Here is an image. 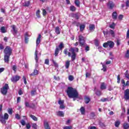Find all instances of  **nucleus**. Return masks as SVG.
Listing matches in <instances>:
<instances>
[{
	"label": "nucleus",
	"instance_id": "obj_3",
	"mask_svg": "<svg viewBox=\"0 0 129 129\" xmlns=\"http://www.w3.org/2000/svg\"><path fill=\"white\" fill-rule=\"evenodd\" d=\"M71 52H72L71 59L72 61H74L76 59V53L79 52V48L77 47H71ZM76 52V53H75Z\"/></svg>",
	"mask_w": 129,
	"mask_h": 129
},
{
	"label": "nucleus",
	"instance_id": "obj_2",
	"mask_svg": "<svg viewBox=\"0 0 129 129\" xmlns=\"http://www.w3.org/2000/svg\"><path fill=\"white\" fill-rule=\"evenodd\" d=\"M4 53L5 54L4 62L8 64L10 62V57H11V55H12V53H13L12 47L9 46H6L4 49Z\"/></svg>",
	"mask_w": 129,
	"mask_h": 129
},
{
	"label": "nucleus",
	"instance_id": "obj_41",
	"mask_svg": "<svg viewBox=\"0 0 129 129\" xmlns=\"http://www.w3.org/2000/svg\"><path fill=\"white\" fill-rule=\"evenodd\" d=\"M69 80H70V81H73V80H74V77L72 75H70L69 76Z\"/></svg>",
	"mask_w": 129,
	"mask_h": 129
},
{
	"label": "nucleus",
	"instance_id": "obj_47",
	"mask_svg": "<svg viewBox=\"0 0 129 129\" xmlns=\"http://www.w3.org/2000/svg\"><path fill=\"white\" fill-rule=\"evenodd\" d=\"M52 62L53 63L54 67L58 68V63L57 62H56V61H55V60H52Z\"/></svg>",
	"mask_w": 129,
	"mask_h": 129
},
{
	"label": "nucleus",
	"instance_id": "obj_17",
	"mask_svg": "<svg viewBox=\"0 0 129 129\" xmlns=\"http://www.w3.org/2000/svg\"><path fill=\"white\" fill-rule=\"evenodd\" d=\"M60 27H59V26H56L55 28V33H56V35H60V34L61 33V31H60Z\"/></svg>",
	"mask_w": 129,
	"mask_h": 129
},
{
	"label": "nucleus",
	"instance_id": "obj_63",
	"mask_svg": "<svg viewBox=\"0 0 129 129\" xmlns=\"http://www.w3.org/2000/svg\"><path fill=\"white\" fill-rule=\"evenodd\" d=\"M126 7L128 8L129 7V0H127L125 2Z\"/></svg>",
	"mask_w": 129,
	"mask_h": 129
},
{
	"label": "nucleus",
	"instance_id": "obj_57",
	"mask_svg": "<svg viewBox=\"0 0 129 129\" xmlns=\"http://www.w3.org/2000/svg\"><path fill=\"white\" fill-rule=\"evenodd\" d=\"M15 117L17 118V119H21V116L19 114H16L15 115Z\"/></svg>",
	"mask_w": 129,
	"mask_h": 129
},
{
	"label": "nucleus",
	"instance_id": "obj_32",
	"mask_svg": "<svg viewBox=\"0 0 129 129\" xmlns=\"http://www.w3.org/2000/svg\"><path fill=\"white\" fill-rule=\"evenodd\" d=\"M65 66L66 69H68V68H69V67L70 66V60H67L66 61Z\"/></svg>",
	"mask_w": 129,
	"mask_h": 129
},
{
	"label": "nucleus",
	"instance_id": "obj_46",
	"mask_svg": "<svg viewBox=\"0 0 129 129\" xmlns=\"http://www.w3.org/2000/svg\"><path fill=\"white\" fill-rule=\"evenodd\" d=\"M101 101L105 102V101H108V99L107 98H102L101 99Z\"/></svg>",
	"mask_w": 129,
	"mask_h": 129
},
{
	"label": "nucleus",
	"instance_id": "obj_40",
	"mask_svg": "<svg viewBox=\"0 0 129 129\" xmlns=\"http://www.w3.org/2000/svg\"><path fill=\"white\" fill-rule=\"evenodd\" d=\"M125 77L127 79H129V74H128V71L126 70L125 74H124Z\"/></svg>",
	"mask_w": 129,
	"mask_h": 129
},
{
	"label": "nucleus",
	"instance_id": "obj_59",
	"mask_svg": "<svg viewBox=\"0 0 129 129\" xmlns=\"http://www.w3.org/2000/svg\"><path fill=\"white\" fill-rule=\"evenodd\" d=\"M22 125H26V122L24 120H21L20 121Z\"/></svg>",
	"mask_w": 129,
	"mask_h": 129
},
{
	"label": "nucleus",
	"instance_id": "obj_37",
	"mask_svg": "<svg viewBox=\"0 0 129 129\" xmlns=\"http://www.w3.org/2000/svg\"><path fill=\"white\" fill-rule=\"evenodd\" d=\"M80 15H81L79 13H77L75 14H74V16H75V18L76 20H79V17H80Z\"/></svg>",
	"mask_w": 129,
	"mask_h": 129
},
{
	"label": "nucleus",
	"instance_id": "obj_15",
	"mask_svg": "<svg viewBox=\"0 0 129 129\" xmlns=\"http://www.w3.org/2000/svg\"><path fill=\"white\" fill-rule=\"evenodd\" d=\"M63 53L66 56H67V55L69 56V57L71 56V52L68 51V48H65L63 50Z\"/></svg>",
	"mask_w": 129,
	"mask_h": 129
},
{
	"label": "nucleus",
	"instance_id": "obj_35",
	"mask_svg": "<svg viewBox=\"0 0 129 129\" xmlns=\"http://www.w3.org/2000/svg\"><path fill=\"white\" fill-rule=\"evenodd\" d=\"M109 33H110V35H111V36L112 37V38H114L115 37V34L114 31H113V30L110 29L109 30Z\"/></svg>",
	"mask_w": 129,
	"mask_h": 129
},
{
	"label": "nucleus",
	"instance_id": "obj_20",
	"mask_svg": "<svg viewBox=\"0 0 129 129\" xmlns=\"http://www.w3.org/2000/svg\"><path fill=\"white\" fill-rule=\"evenodd\" d=\"M39 75V71L37 70V69H35L32 73H31L30 75V76H35L36 75Z\"/></svg>",
	"mask_w": 129,
	"mask_h": 129
},
{
	"label": "nucleus",
	"instance_id": "obj_30",
	"mask_svg": "<svg viewBox=\"0 0 129 129\" xmlns=\"http://www.w3.org/2000/svg\"><path fill=\"white\" fill-rule=\"evenodd\" d=\"M30 117H31L33 120H34V121H37L38 120V118L34 115H30Z\"/></svg>",
	"mask_w": 129,
	"mask_h": 129
},
{
	"label": "nucleus",
	"instance_id": "obj_61",
	"mask_svg": "<svg viewBox=\"0 0 129 129\" xmlns=\"http://www.w3.org/2000/svg\"><path fill=\"white\" fill-rule=\"evenodd\" d=\"M26 128L27 129H30L31 128V124H30L29 123H28L27 124H26Z\"/></svg>",
	"mask_w": 129,
	"mask_h": 129
},
{
	"label": "nucleus",
	"instance_id": "obj_28",
	"mask_svg": "<svg viewBox=\"0 0 129 129\" xmlns=\"http://www.w3.org/2000/svg\"><path fill=\"white\" fill-rule=\"evenodd\" d=\"M106 88V85H105V83H104V82L102 83L100 86V89L103 90V89H105Z\"/></svg>",
	"mask_w": 129,
	"mask_h": 129
},
{
	"label": "nucleus",
	"instance_id": "obj_4",
	"mask_svg": "<svg viewBox=\"0 0 129 129\" xmlns=\"http://www.w3.org/2000/svg\"><path fill=\"white\" fill-rule=\"evenodd\" d=\"M10 89V87L9 84H5L2 88H1V93L3 95H7L8 94V90Z\"/></svg>",
	"mask_w": 129,
	"mask_h": 129
},
{
	"label": "nucleus",
	"instance_id": "obj_49",
	"mask_svg": "<svg viewBox=\"0 0 129 129\" xmlns=\"http://www.w3.org/2000/svg\"><path fill=\"white\" fill-rule=\"evenodd\" d=\"M95 45L97 47H98V46H99V42L98 41V40H95Z\"/></svg>",
	"mask_w": 129,
	"mask_h": 129
},
{
	"label": "nucleus",
	"instance_id": "obj_42",
	"mask_svg": "<svg viewBox=\"0 0 129 129\" xmlns=\"http://www.w3.org/2000/svg\"><path fill=\"white\" fill-rule=\"evenodd\" d=\"M24 7H29L30 6V1L25 2Z\"/></svg>",
	"mask_w": 129,
	"mask_h": 129
},
{
	"label": "nucleus",
	"instance_id": "obj_29",
	"mask_svg": "<svg viewBox=\"0 0 129 129\" xmlns=\"http://www.w3.org/2000/svg\"><path fill=\"white\" fill-rule=\"evenodd\" d=\"M84 29H85V25L82 24L80 26V31L81 32H83V31H84Z\"/></svg>",
	"mask_w": 129,
	"mask_h": 129
},
{
	"label": "nucleus",
	"instance_id": "obj_16",
	"mask_svg": "<svg viewBox=\"0 0 129 129\" xmlns=\"http://www.w3.org/2000/svg\"><path fill=\"white\" fill-rule=\"evenodd\" d=\"M84 100H85V103H86V104H88V103L90 102V101L91 100V99L88 96H85L84 97Z\"/></svg>",
	"mask_w": 129,
	"mask_h": 129
},
{
	"label": "nucleus",
	"instance_id": "obj_9",
	"mask_svg": "<svg viewBox=\"0 0 129 129\" xmlns=\"http://www.w3.org/2000/svg\"><path fill=\"white\" fill-rule=\"evenodd\" d=\"M21 78V77L16 75L15 76H13L11 78V81H12V82H13V83H17V82H18V81H19V80H20V79Z\"/></svg>",
	"mask_w": 129,
	"mask_h": 129
},
{
	"label": "nucleus",
	"instance_id": "obj_60",
	"mask_svg": "<svg viewBox=\"0 0 129 129\" xmlns=\"http://www.w3.org/2000/svg\"><path fill=\"white\" fill-rule=\"evenodd\" d=\"M129 86V81H127L126 83V84L123 85V87H125V86Z\"/></svg>",
	"mask_w": 129,
	"mask_h": 129
},
{
	"label": "nucleus",
	"instance_id": "obj_56",
	"mask_svg": "<svg viewBox=\"0 0 129 129\" xmlns=\"http://www.w3.org/2000/svg\"><path fill=\"white\" fill-rule=\"evenodd\" d=\"M22 78L24 80V84H25V85H26V84H27V79L26 78V77L23 76Z\"/></svg>",
	"mask_w": 129,
	"mask_h": 129
},
{
	"label": "nucleus",
	"instance_id": "obj_5",
	"mask_svg": "<svg viewBox=\"0 0 129 129\" xmlns=\"http://www.w3.org/2000/svg\"><path fill=\"white\" fill-rule=\"evenodd\" d=\"M9 119V114L8 113H5L4 116L3 114H0V121L3 124H6L7 121Z\"/></svg>",
	"mask_w": 129,
	"mask_h": 129
},
{
	"label": "nucleus",
	"instance_id": "obj_26",
	"mask_svg": "<svg viewBox=\"0 0 129 129\" xmlns=\"http://www.w3.org/2000/svg\"><path fill=\"white\" fill-rule=\"evenodd\" d=\"M101 64L102 65L103 68L101 69L103 71V72H106L107 71V67L105 64H104L102 63V62L101 63Z\"/></svg>",
	"mask_w": 129,
	"mask_h": 129
},
{
	"label": "nucleus",
	"instance_id": "obj_24",
	"mask_svg": "<svg viewBox=\"0 0 129 129\" xmlns=\"http://www.w3.org/2000/svg\"><path fill=\"white\" fill-rule=\"evenodd\" d=\"M80 110L81 111V114H82L83 115L85 114V108H84V107H81L80 109Z\"/></svg>",
	"mask_w": 129,
	"mask_h": 129
},
{
	"label": "nucleus",
	"instance_id": "obj_25",
	"mask_svg": "<svg viewBox=\"0 0 129 129\" xmlns=\"http://www.w3.org/2000/svg\"><path fill=\"white\" fill-rule=\"evenodd\" d=\"M123 128L124 129H128L129 128V123L124 122L123 124Z\"/></svg>",
	"mask_w": 129,
	"mask_h": 129
},
{
	"label": "nucleus",
	"instance_id": "obj_52",
	"mask_svg": "<svg viewBox=\"0 0 129 129\" xmlns=\"http://www.w3.org/2000/svg\"><path fill=\"white\" fill-rule=\"evenodd\" d=\"M58 103L59 104V105L64 104V100H59L58 102Z\"/></svg>",
	"mask_w": 129,
	"mask_h": 129
},
{
	"label": "nucleus",
	"instance_id": "obj_58",
	"mask_svg": "<svg viewBox=\"0 0 129 129\" xmlns=\"http://www.w3.org/2000/svg\"><path fill=\"white\" fill-rule=\"evenodd\" d=\"M42 14L43 16H45L47 15V11H46V10L43 9L42 11Z\"/></svg>",
	"mask_w": 129,
	"mask_h": 129
},
{
	"label": "nucleus",
	"instance_id": "obj_64",
	"mask_svg": "<svg viewBox=\"0 0 129 129\" xmlns=\"http://www.w3.org/2000/svg\"><path fill=\"white\" fill-rule=\"evenodd\" d=\"M126 38L127 39H129V29L127 31Z\"/></svg>",
	"mask_w": 129,
	"mask_h": 129
},
{
	"label": "nucleus",
	"instance_id": "obj_13",
	"mask_svg": "<svg viewBox=\"0 0 129 129\" xmlns=\"http://www.w3.org/2000/svg\"><path fill=\"white\" fill-rule=\"evenodd\" d=\"M41 38H42V35L40 34H38V36L36 39V45H40V43H41Z\"/></svg>",
	"mask_w": 129,
	"mask_h": 129
},
{
	"label": "nucleus",
	"instance_id": "obj_12",
	"mask_svg": "<svg viewBox=\"0 0 129 129\" xmlns=\"http://www.w3.org/2000/svg\"><path fill=\"white\" fill-rule=\"evenodd\" d=\"M107 7L109 10H112L114 8V3L112 1H109L107 4Z\"/></svg>",
	"mask_w": 129,
	"mask_h": 129
},
{
	"label": "nucleus",
	"instance_id": "obj_14",
	"mask_svg": "<svg viewBox=\"0 0 129 129\" xmlns=\"http://www.w3.org/2000/svg\"><path fill=\"white\" fill-rule=\"evenodd\" d=\"M56 115L60 116V117H64V113L62 111H58L56 112Z\"/></svg>",
	"mask_w": 129,
	"mask_h": 129
},
{
	"label": "nucleus",
	"instance_id": "obj_31",
	"mask_svg": "<svg viewBox=\"0 0 129 129\" xmlns=\"http://www.w3.org/2000/svg\"><path fill=\"white\" fill-rule=\"evenodd\" d=\"M120 125V121L117 120V121H115L114 125L116 127H118Z\"/></svg>",
	"mask_w": 129,
	"mask_h": 129
},
{
	"label": "nucleus",
	"instance_id": "obj_18",
	"mask_svg": "<svg viewBox=\"0 0 129 129\" xmlns=\"http://www.w3.org/2000/svg\"><path fill=\"white\" fill-rule=\"evenodd\" d=\"M96 90V87H95L94 91H95V93L97 96H100L101 95V91L99 90Z\"/></svg>",
	"mask_w": 129,
	"mask_h": 129
},
{
	"label": "nucleus",
	"instance_id": "obj_38",
	"mask_svg": "<svg viewBox=\"0 0 129 129\" xmlns=\"http://www.w3.org/2000/svg\"><path fill=\"white\" fill-rule=\"evenodd\" d=\"M32 128L33 129H37L38 127V125H37V123H33L32 124Z\"/></svg>",
	"mask_w": 129,
	"mask_h": 129
},
{
	"label": "nucleus",
	"instance_id": "obj_34",
	"mask_svg": "<svg viewBox=\"0 0 129 129\" xmlns=\"http://www.w3.org/2000/svg\"><path fill=\"white\" fill-rule=\"evenodd\" d=\"M40 13L41 11H40V10H38L36 12V17L38 18V19H40V18H41V15H40Z\"/></svg>",
	"mask_w": 129,
	"mask_h": 129
},
{
	"label": "nucleus",
	"instance_id": "obj_36",
	"mask_svg": "<svg viewBox=\"0 0 129 129\" xmlns=\"http://www.w3.org/2000/svg\"><path fill=\"white\" fill-rule=\"evenodd\" d=\"M75 4L77 7L79 8L80 7V2H79V0H75Z\"/></svg>",
	"mask_w": 129,
	"mask_h": 129
},
{
	"label": "nucleus",
	"instance_id": "obj_7",
	"mask_svg": "<svg viewBox=\"0 0 129 129\" xmlns=\"http://www.w3.org/2000/svg\"><path fill=\"white\" fill-rule=\"evenodd\" d=\"M79 39V43L80 44V46L81 47H83L84 45H85V37L82 36V35H80L78 36Z\"/></svg>",
	"mask_w": 129,
	"mask_h": 129
},
{
	"label": "nucleus",
	"instance_id": "obj_45",
	"mask_svg": "<svg viewBox=\"0 0 129 129\" xmlns=\"http://www.w3.org/2000/svg\"><path fill=\"white\" fill-rule=\"evenodd\" d=\"M25 105L26 107H29V108H30L31 105H30V103H29V102H25Z\"/></svg>",
	"mask_w": 129,
	"mask_h": 129
},
{
	"label": "nucleus",
	"instance_id": "obj_55",
	"mask_svg": "<svg viewBox=\"0 0 129 129\" xmlns=\"http://www.w3.org/2000/svg\"><path fill=\"white\" fill-rule=\"evenodd\" d=\"M59 108L60 109H65V105H64V104L60 105Z\"/></svg>",
	"mask_w": 129,
	"mask_h": 129
},
{
	"label": "nucleus",
	"instance_id": "obj_54",
	"mask_svg": "<svg viewBox=\"0 0 129 129\" xmlns=\"http://www.w3.org/2000/svg\"><path fill=\"white\" fill-rule=\"evenodd\" d=\"M12 69L13 71H14L15 72H17V66L16 65L13 66L12 67Z\"/></svg>",
	"mask_w": 129,
	"mask_h": 129
},
{
	"label": "nucleus",
	"instance_id": "obj_1",
	"mask_svg": "<svg viewBox=\"0 0 129 129\" xmlns=\"http://www.w3.org/2000/svg\"><path fill=\"white\" fill-rule=\"evenodd\" d=\"M66 92L69 98H73V100H75L74 98H78V97H79L78 91H77V90L74 89L72 87H68Z\"/></svg>",
	"mask_w": 129,
	"mask_h": 129
},
{
	"label": "nucleus",
	"instance_id": "obj_39",
	"mask_svg": "<svg viewBox=\"0 0 129 129\" xmlns=\"http://www.w3.org/2000/svg\"><path fill=\"white\" fill-rule=\"evenodd\" d=\"M125 58H126L127 59H129V50H127L125 54Z\"/></svg>",
	"mask_w": 129,
	"mask_h": 129
},
{
	"label": "nucleus",
	"instance_id": "obj_33",
	"mask_svg": "<svg viewBox=\"0 0 129 129\" xmlns=\"http://www.w3.org/2000/svg\"><path fill=\"white\" fill-rule=\"evenodd\" d=\"M11 28L13 30V32H14L15 34H17V33H18V30L16 28V25L11 26Z\"/></svg>",
	"mask_w": 129,
	"mask_h": 129
},
{
	"label": "nucleus",
	"instance_id": "obj_8",
	"mask_svg": "<svg viewBox=\"0 0 129 129\" xmlns=\"http://www.w3.org/2000/svg\"><path fill=\"white\" fill-rule=\"evenodd\" d=\"M108 46L111 49H112V48L114 47V42H113V41H108L107 42L104 43L103 44L104 48H107Z\"/></svg>",
	"mask_w": 129,
	"mask_h": 129
},
{
	"label": "nucleus",
	"instance_id": "obj_27",
	"mask_svg": "<svg viewBox=\"0 0 129 129\" xmlns=\"http://www.w3.org/2000/svg\"><path fill=\"white\" fill-rule=\"evenodd\" d=\"M76 7L75 6L72 5L70 7V10L71 12H75L76 11Z\"/></svg>",
	"mask_w": 129,
	"mask_h": 129
},
{
	"label": "nucleus",
	"instance_id": "obj_44",
	"mask_svg": "<svg viewBox=\"0 0 129 129\" xmlns=\"http://www.w3.org/2000/svg\"><path fill=\"white\" fill-rule=\"evenodd\" d=\"M109 28L111 29H114V28H115V25L114 24V23H113L112 24L110 25Z\"/></svg>",
	"mask_w": 129,
	"mask_h": 129
},
{
	"label": "nucleus",
	"instance_id": "obj_23",
	"mask_svg": "<svg viewBox=\"0 0 129 129\" xmlns=\"http://www.w3.org/2000/svg\"><path fill=\"white\" fill-rule=\"evenodd\" d=\"M95 29V25H94V24L89 25V30H90V31H94Z\"/></svg>",
	"mask_w": 129,
	"mask_h": 129
},
{
	"label": "nucleus",
	"instance_id": "obj_11",
	"mask_svg": "<svg viewBox=\"0 0 129 129\" xmlns=\"http://www.w3.org/2000/svg\"><path fill=\"white\" fill-rule=\"evenodd\" d=\"M31 37L28 32H26L24 34V41L25 44H28L29 43V37Z\"/></svg>",
	"mask_w": 129,
	"mask_h": 129
},
{
	"label": "nucleus",
	"instance_id": "obj_6",
	"mask_svg": "<svg viewBox=\"0 0 129 129\" xmlns=\"http://www.w3.org/2000/svg\"><path fill=\"white\" fill-rule=\"evenodd\" d=\"M63 48H64V43L63 42H60L59 45H58V47H56L54 51V56L55 57H57L58 56V54H59V52H60V50H62Z\"/></svg>",
	"mask_w": 129,
	"mask_h": 129
},
{
	"label": "nucleus",
	"instance_id": "obj_50",
	"mask_svg": "<svg viewBox=\"0 0 129 129\" xmlns=\"http://www.w3.org/2000/svg\"><path fill=\"white\" fill-rule=\"evenodd\" d=\"M44 64H46V65H49V59H45Z\"/></svg>",
	"mask_w": 129,
	"mask_h": 129
},
{
	"label": "nucleus",
	"instance_id": "obj_51",
	"mask_svg": "<svg viewBox=\"0 0 129 129\" xmlns=\"http://www.w3.org/2000/svg\"><path fill=\"white\" fill-rule=\"evenodd\" d=\"M63 129H73L72 126H66L63 127Z\"/></svg>",
	"mask_w": 129,
	"mask_h": 129
},
{
	"label": "nucleus",
	"instance_id": "obj_22",
	"mask_svg": "<svg viewBox=\"0 0 129 129\" xmlns=\"http://www.w3.org/2000/svg\"><path fill=\"white\" fill-rule=\"evenodd\" d=\"M112 17L113 20H116L117 19V13L116 12H113L112 14Z\"/></svg>",
	"mask_w": 129,
	"mask_h": 129
},
{
	"label": "nucleus",
	"instance_id": "obj_21",
	"mask_svg": "<svg viewBox=\"0 0 129 129\" xmlns=\"http://www.w3.org/2000/svg\"><path fill=\"white\" fill-rule=\"evenodd\" d=\"M0 32L2 33V34H5L7 33V29H6V27L3 26L0 28Z\"/></svg>",
	"mask_w": 129,
	"mask_h": 129
},
{
	"label": "nucleus",
	"instance_id": "obj_43",
	"mask_svg": "<svg viewBox=\"0 0 129 129\" xmlns=\"http://www.w3.org/2000/svg\"><path fill=\"white\" fill-rule=\"evenodd\" d=\"M8 112L9 114H13V109L12 108H9Z\"/></svg>",
	"mask_w": 129,
	"mask_h": 129
},
{
	"label": "nucleus",
	"instance_id": "obj_19",
	"mask_svg": "<svg viewBox=\"0 0 129 129\" xmlns=\"http://www.w3.org/2000/svg\"><path fill=\"white\" fill-rule=\"evenodd\" d=\"M44 126L45 129H51V127H50V125H49V123L47 121L44 122Z\"/></svg>",
	"mask_w": 129,
	"mask_h": 129
},
{
	"label": "nucleus",
	"instance_id": "obj_62",
	"mask_svg": "<svg viewBox=\"0 0 129 129\" xmlns=\"http://www.w3.org/2000/svg\"><path fill=\"white\" fill-rule=\"evenodd\" d=\"M31 93L32 96H34V95L36 93V90H34L31 91Z\"/></svg>",
	"mask_w": 129,
	"mask_h": 129
},
{
	"label": "nucleus",
	"instance_id": "obj_48",
	"mask_svg": "<svg viewBox=\"0 0 129 129\" xmlns=\"http://www.w3.org/2000/svg\"><path fill=\"white\" fill-rule=\"evenodd\" d=\"M85 50L86 52H88V51H89L90 50V47H89V46L87 45L85 47Z\"/></svg>",
	"mask_w": 129,
	"mask_h": 129
},
{
	"label": "nucleus",
	"instance_id": "obj_53",
	"mask_svg": "<svg viewBox=\"0 0 129 129\" xmlns=\"http://www.w3.org/2000/svg\"><path fill=\"white\" fill-rule=\"evenodd\" d=\"M117 83H120V75H118L117 76Z\"/></svg>",
	"mask_w": 129,
	"mask_h": 129
},
{
	"label": "nucleus",
	"instance_id": "obj_10",
	"mask_svg": "<svg viewBox=\"0 0 129 129\" xmlns=\"http://www.w3.org/2000/svg\"><path fill=\"white\" fill-rule=\"evenodd\" d=\"M124 99L125 100H129V89H127L124 92Z\"/></svg>",
	"mask_w": 129,
	"mask_h": 129
}]
</instances>
